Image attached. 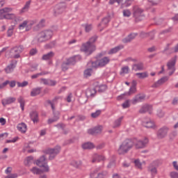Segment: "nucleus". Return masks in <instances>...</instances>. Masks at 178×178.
Segmentation results:
<instances>
[{
    "instance_id": "nucleus-8",
    "label": "nucleus",
    "mask_w": 178,
    "mask_h": 178,
    "mask_svg": "<svg viewBox=\"0 0 178 178\" xmlns=\"http://www.w3.org/2000/svg\"><path fill=\"white\" fill-rule=\"evenodd\" d=\"M46 152L49 155V159L52 161V159H54L55 156L60 152V146L57 145L54 148L48 149Z\"/></svg>"
},
{
    "instance_id": "nucleus-59",
    "label": "nucleus",
    "mask_w": 178,
    "mask_h": 178,
    "mask_svg": "<svg viewBox=\"0 0 178 178\" xmlns=\"http://www.w3.org/2000/svg\"><path fill=\"white\" fill-rule=\"evenodd\" d=\"M149 3L153 6L158 5V3H161V0H147Z\"/></svg>"
},
{
    "instance_id": "nucleus-6",
    "label": "nucleus",
    "mask_w": 178,
    "mask_h": 178,
    "mask_svg": "<svg viewBox=\"0 0 178 178\" xmlns=\"http://www.w3.org/2000/svg\"><path fill=\"white\" fill-rule=\"evenodd\" d=\"M95 44L89 43L88 42L83 43L81 47V51L86 52V54H88V55H91V54L95 51Z\"/></svg>"
},
{
    "instance_id": "nucleus-13",
    "label": "nucleus",
    "mask_w": 178,
    "mask_h": 178,
    "mask_svg": "<svg viewBox=\"0 0 178 178\" xmlns=\"http://www.w3.org/2000/svg\"><path fill=\"white\" fill-rule=\"evenodd\" d=\"M102 131V126H98L93 129H90L88 130V134H91L92 136H95V134H99Z\"/></svg>"
},
{
    "instance_id": "nucleus-31",
    "label": "nucleus",
    "mask_w": 178,
    "mask_h": 178,
    "mask_svg": "<svg viewBox=\"0 0 178 178\" xmlns=\"http://www.w3.org/2000/svg\"><path fill=\"white\" fill-rule=\"evenodd\" d=\"M34 162V158L33 156H28L26 159L24 160V163L25 166L30 167Z\"/></svg>"
},
{
    "instance_id": "nucleus-41",
    "label": "nucleus",
    "mask_w": 178,
    "mask_h": 178,
    "mask_svg": "<svg viewBox=\"0 0 178 178\" xmlns=\"http://www.w3.org/2000/svg\"><path fill=\"white\" fill-rule=\"evenodd\" d=\"M130 68L129 67V66L122 67L121 69L120 74H127Z\"/></svg>"
},
{
    "instance_id": "nucleus-10",
    "label": "nucleus",
    "mask_w": 178,
    "mask_h": 178,
    "mask_svg": "<svg viewBox=\"0 0 178 178\" xmlns=\"http://www.w3.org/2000/svg\"><path fill=\"white\" fill-rule=\"evenodd\" d=\"M133 143L136 148H144L148 144V138H145L143 140L135 139Z\"/></svg>"
},
{
    "instance_id": "nucleus-62",
    "label": "nucleus",
    "mask_w": 178,
    "mask_h": 178,
    "mask_svg": "<svg viewBox=\"0 0 178 178\" xmlns=\"http://www.w3.org/2000/svg\"><path fill=\"white\" fill-rule=\"evenodd\" d=\"M170 177L171 178H178V172L172 171L170 173Z\"/></svg>"
},
{
    "instance_id": "nucleus-1",
    "label": "nucleus",
    "mask_w": 178,
    "mask_h": 178,
    "mask_svg": "<svg viewBox=\"0 0 178 178\" xmlns=\"http://www.w3.org/2000/svg\"><path fill=\"white\" fill-rule=\"evenodd\" d=\"M134 146V142L131 139H126L120 145L118 152L119 155H124L127 154L131 148Z\"/></svg>"
},
{
    "instance_id": "nucleus-63",
    "label": "nucleus",
    "mask_w": 178,
    "mask_h": 178,
    "mask_svg": "<svg viewBox=\"0 0 178 178\" xmlns=\"http://www.w3.org/2000/svg\"><path fill=\"white\" fill-rule=\"evenodd\" d=\"M1 12H3L4 13H9L10 12H12L11 8H4L1 9Z\"/></svg>"
},
{
    "instance_id": "nucleus-42",
    "label": "nucleus",
    "mask_w": 178,
    "mask_h": 178,
    "mask_svg": "<svg viewBox=\"0 0 178 178\" xmlns=\"http://www.w3.org/2000/svg\"><path fill=\"white\" fill-rule=\"evenodd\" d=\"M18 102L20 104V108L22 111H24V99L22 97L18 98Z\"/></svg>"
},
{
    "instance_id": "nucleus-18",
    "label": "nucleus",
    "mask_w": 178,
    "mask_h": 178,
    "mask_svg": "<svg viewBox=\"0 0 178 178\" xmlns=\"http://www.w3.org/2000/svg\"><path fill=\"white\" fill-rule=\"evenodd\" d=\"M138 34L137 33H131L128 35L126 38L122 39V42L124 44H127L129 42H131L134 38H136V36L138 35Z\"/></svg>"
},
{
    "instance_id": "nucleus-32",
    "label": "nucleus",
    "mask_w": 178,
    "mask_h": 178,
    "mask_svg": "<svg viewBox=\"0 0 178 178\" xmlns=\"http://www.w3.org/2000/svg\"><path fill=\"white\" fill-rule=\"evenodd\" d=\"M30 5H31V0L26 2L24 7L22 8L20 13H25V12H29V10L30 9Z\"/></svg>"
},
{
    "instance_id": "nucleus-19",
    "label": "nucleus",
    "mask_w": 178,
    "mask_h": 178,
    "mask_svg": "<svg viewBox=\"0 0 178 178\" xmlns=\"http://www.w3.org/2000/svg\"><path fill=\"white\" fill-rule=\"evenodd\" d=\"M136 91H137V89L136 88V86H132L130 88L129 91L128 92H124V94L118 96V99H123L124 95H131V94L136 93Z\"/></svg>"
},
{
    "instance_id": "nucleus-45",
    "label": "nucleus",
    "mask_w": 178,
    "mask_h": 178,
    "mask_svg": "<svg viewBox=\"0 0 178 178\" xmlns=\"http://www.w3.org/2000/svg\"><path fill=\"white\" fill-rule=\"evenodd\" d=\"M97 40H98V36L97 35H95L89 39L88 42L89 44H94L97 41Z\"/></svg>"
},
{
    "instance_id": "nucleus-48",
    "label": "nucleus",
    "mask_w": 178,
    "mask_h": 178,
    "mask_svg": "<svg viewBox=\"0 0 178 178\" xmlns=\"http://www.w3.org/2000/svg\"><path fill=\"white\" fill-rule=\"evenodd\" d=\"M45 74H48V72H42L40 73H38L31 76V79H38L40 76H44Z\"/></svg>"
},
{
    "instance_id": "nucleus-55",
    "label": "nucleus",
    "mask_w": 178,
    "mask_h": 178,
    "mask_svg": "<svg viewBox=\"0 0 178 178\" xmlns=\"http://www.w3.org/2000/svg\"><path fill=\"white\" fill-rule=\"evenodd\" d=\"M58 115L56 118H49L47 121L48 124H51V123H54L55 122H58Z\"/></svg>"
},
{
    "instance_id": "nucleus-64",
    "label": "nucleus",
    "mask_w": 178,
    "mask_h": 178,
    "mask_svg": "<svg viewBox=\"0 0 178 178\" xmlns=\"http://www.w3.org/2000/svg\"><path fill=\"white\" fill-rule=\"evenodd\" d=\"M6 178H17V174H10L7 177H6Z\"/></svg>"
},
{
    "instance_id": "nucleus-49",
    "label": "nucleus",
    "mask_w": 178,
    "mask_h": 178,
    "mask_svg": "<svg viewBox=\"0 0 178 178\" xmlns=\"http://www.w3.org/2000/svg\"><path fill=\"white\" fill-rule=\"evenodd\" d=\"M29 24V21H24L22 24H19V29L20 30H23V29H24V27H26V29H27V26Z\"/></svg>"
},
{
    "instance_id": "nucleus-40",
    "label": "nucleus",
    "mask_w": 178,
    "mask_h": 178,
    "mask_svg": "<svg viewBox=\"0 0 178 178\" xmlns=\"http://www.w3.org/2000/svg\"><path fill=\"white\" fill-rule=\"evenodd\" d=\"M70 66V65L68 64V63L67 61L63 63L61 65V69H62L63 72H66L69 69Z\"/></svg>"
},
{
    "instance_id": "nucleus-54",
    "label": "nucleus",
    "mask_w": 178,
    "mask_h": 178,
    "mask_svg": "<svg viewBox=\"0 0 178 178\" xmlns=\"http://www.w3.org/2000/svg\"><path fill=\"white\" fill-rule=\"evenodd\" d=\"M99 115H101V111L97 110L95 113H91V117L93 118L94 119H95L96 118H98V116H99Z\"/></svg>"
},
{
    "instance_id": "nucleus-43",
    "label": "nucleus",
    "mask_w": 178,
    "mask_h": 178,
    "mask_svg": "<svg viewBox=\"0 0 178 178\" xmlns=\"http://www.w3.org/2000/svg\"><path fill=\"white\" fill-rule=\"evenodd\" d=\"M135 166L136 168H138V169H143V164L140 161V159H136L134 161Z\"/></svg>"
},
{
    "instance_id": "nucleus-30",
    "label": "nucleus",
    "mask_w": 178,
    "mask_h": 178,
    "mask_svg": "<svg viewBox=\"0 0 178 178\" xmlns=\"http://www.w3.org/2000/svg\"><path fill=\"white\" fill-rule=\"evenodd\" d=\"M124 47L123 45H119L117 46L113 49H111L108 52V55H113V54H116L117 52H119V51H120V49H123Z\"/></svg>"
},
{
    "instance_id": "nucleus-37",
    "label": "nucleus",
    "mask_w": 178,
    "mask_h": 178,
    "mask_svg": "<svg viewBox=\"0 0 178 178\" xmlns=\"http://www.w3.org/2000/svg\"><path fill=\"white\" fill-rule=\"evenodd\" d=\"M122 120H123V117H120L118 119H117L113 124V128L116 129V127H119L120 124H122Z\"/></svg>"
},
{
    "instance_id": "nucleus-33",
    "label": "nucleus",
    "mask_w": 178,
    "mask_h": 178,
    "mask_svg": "<svg viewBox=\"0 0 178 178\" xmlns=\"http://www.w3.org/2000/svg\"><path fill=\"white\" fill-rule=\"evenodd\" d=\"M41 90H42L41 88H36L32 89L31 92V96L37 97V95H40V94H41Z\"/></svg>"
},
{
    "instance_id": "nucleus-28",
    "label": "nucleus",
    "mask_w": 178,
    "mask_h": 178,
    "mask_svg": "<svg viewBox=\"0 0 178 178\" xmlns=\"http://www.w3.org/2000/svg\"><path fill=\"white\" fill-rule=\"evenodd\" d=\"M147 170H148V172H149L151 173L152 176H155V175H156V173H158L156 167L155 165H154V164H150L148 166Z\"/></svg>"
},
{
    "instance_id": "nucleus-57",
    "label": "nucleus",
    "mask_w": 178,
    "mask_h": 178,
    "mask_svg": "<svg viewBox=\"0 0 178 178\" xmlns=\"http://www.w3.org/2000/svg\"><path fill=\"white\" fill-rule=\"evenodd\" d=\"M7 35L8 37H12V35H13V26H11L8 29L7 31Z\"/></svg>"
},
{
    "instance_id": "nucleus-22",
    "label": "nucleus",
    "mask_w": 178,
    "mask_h": 178,
    "mask_svg": "<svg viewBox=\"0 0 178 178\" xmlns=\"http://www.w3.org/2000/svg\"><path fill=\"white\" fill-rule=\"evenodd\" d=\"M16 101L15 97H7L6 99H3L1 100V104L3 106H6V105H10V104H13Z\"/></svg>"
},
{
    "instance_id": "nucleus-7",
    "label": "nucleus",
    "mask_w": 178,
    "mask_h": 178,
    "mask_svg": "<svg viewBox=\"0 0 178 178\" xmlns=\"http://www.w3.org/2000/svg\"><path fill=\"white\" fill-rule=\"evenodd\" d=\"M23 51H24V47L23 45H19L13 47L10 49V53L15 59H19V58H20V54Z\"/></svg>"
},
{
    "instance_id": "nucleus-35",
    "label": "nucleus",
    "mask_w": 178,
    "mask_h": 178,
    "mask_svg": "<svg viewBox=\"0 0 178 178\" xmlns=\"http://www.w3.org/2000/svg\"><path fill=\"white\" fill-rule=\"evenodd\" d=\"M82 148L83 149H92L94 145L92 143H86L82 145Z\"/></svg>"
},
{
    "instance_id": "nucleus-27",
    "label": "nucleus",
    "mask_w": 178,
    "mask_h": 178,
    "mask_svg": "<svg viewBox=\"0 0 178 178\" xmlns=\"http://www.w3.org/2000/svg\"><path fill=\"white\" fill-rule=\"evenodd\" d=\"M175 65H176V57L171 58L167 63L168 70L175 69Z\"/></svg>"
},
{
    "instance_id": "nucleus-56",
    "label": "nucleus",
    "mask_w": 178,
    "mask_h": 178,
    "mask_svg": "<svg viewBox=\"0 0 178 178\" xmlns=\"http://www.w3.org/2000/svg\"><path fill=\"white\" fill-rule=\"evenodd\" d=\"M106 88H107L106 85H101L99 86L98 91L99 92H104V91H105Z\"/></svg>"
},
{
    "instance_id": "nucleus-34",
    "label": "nucleus",
    "mask_w": 178,
    "mask_h": 178,
    "mask_svg": "<svg viewBox=\"0 0 178 178\" xmlns=\"http://www.w3.org/2000/svg\"><path fill=\"white\" fill-rule=\"evenodd\" d=\"M143 124L147 129H152V127H155V123H154V122H152L151 120L143 122Z\"/></svg>"
},
{
    "instance_id": "nucleus-51",
    "label": "nucleus",
    "mask_w": 178,
    "mask_h": 178,
    "mask_svg": "<svg viewBox=\"0 0 178 178\" xmlns=\"http://www.w3.org/2000/svg\"><path fill=\"white\" fill-rule=\"evenodd\" d=\"M86 33H90L92 30V25L86 24L84 26Z\"/></svg>"
},
{
    "instance_id": "nucleus-47",
    "label": "nucleus",
    "mask_w": 178,
    "mask_h": 178,
    "mask_svg": "<svg viewBox=\"0 0 178 178\" xmlns=\"http://www.w3.org/2000/svg\"><path fill=\"white\" fill-rule=\"evenodd\" d=\"M4 19L12 20L13 19H16V15L15 14H6Z\"/></svg>"
},
{
    "instance_id": "nucleus-39",
    "label": "nucleus",
    "mask_w": 178,
    "mask_h": 178,
    "mask_svg": "<svg viewBox=\"0 0 178 178\" xmlns=\"http://www.w3.org/2000/svg\"><path fill=\"white\" fill-rule=\"evenodd\" d=\"M31 172H32L33 175H41V173H42V170H41L37 167H33L32 169H31Z\"/></svg>"
},
{
    "instance_id": "nucleus-25",
    "label": "nucleus",
    "mask_w": 178,
    "mask_h": 178,
    "mask_svg": "<svg viewBox=\"0 0 178 178\" xmlns=\"http://www.w3.org/2000/svg\"><path fill=\"white\" fill-rule=\"evenodd\" d=\"M56 9L57 13H63L65 9H66V3L65 2L59 3L56 6Z\"/></svg>"
},
{
    "instance_id": "nucleus-38",
    "label": "nucleus",
    "mask_w": 178,
    "mask_h": 178,
    "mask_svg": "<svg viewBox=\"0 0 178 178\" xmlns=\"http://www.w3.org/2000/svg\"><path fill=\"white\" fill-rule=\"evenodd\" d=\"M101 170V168H96L92 173H90V178H98V172Z\"/></svg>"
},
{
    "instance_id": "nucleus-46",
    "label": "nucleus",
    "mask_w": 178,
    "mask_h": 178,
    "mask_svg": "<svg viewBox=\"0 0 178 178\" xmlns=\"http://www.w3.org/2000/svg\"><path fill=\"white\" fill-rule=\"evenodd\" d=\"M92 73V69L88 68L84 71V76L85 77H90Z\"/></svg>"
},
{
    "instance_id": "nucleus-9",
    "label": "nucleus",
    "mask_w": 178,
    "mask_h": 178,
    "mask_svg": "<svg viewBox=\"0 0 178 178\" xmlns=\"http://www.w3.org/2000/svg\"><path fill=\"white\" fill-rule=\"evenodd\" d=\"M169 132V127L164 126L160 128L156 133L157 138L160 140L162 138H165L166 136H168V133Z\"/></svg>"
},
{
    "instance_id": "nucleus-12",
    "label": "nucleus",
    "mask_w": 178,
    "mask_h": 178,
    "mask_svg": "<svg viewBox=\"0 0 178 178\" xmlns=\"http://www.w3.org/2000/svg\"><path fill=\"white\" fill-rule=\"evenodd\" d=\"M169 80V78L168 76H163L161 79H160L158 81H156L154 84L152 86V88H158V87L162 86V84H165L166 81Z\"/></svg>"
},
{
    "instance_id": "nucleus-58",
    "label": "nucleus",
    "mask_w": 178,
    "mask_h": 178,
    "mask_svg": "<svg viewBox=\"0 0 178 178\" xmlns=\"http://www.w3.org/2000/svg\"><path fill=\"white\" fill-rule=\"evenodd\" d=\"M133 1H134V0H125L124 3H123V6H125L126 8L130 6V5H131Z\"/></svg>"
},
{
    "instance_id": "nucleus-11",
    "label": "nucleus",
    "mask_w": 178,
    "mask_h": 178,
    "mask_svg": "<svg viewBox=\"0 0 178 178\" xmlns=\"http://www.w3.org/2000/svg\"><path fill=\"white\" fill-rule=\"evenodd\" d=\"M87 98H94L97 95V89L95 88H89L86 91Z\"/></svg>"
},
{
    "instance_id": "nucleus-14",
    "label": "nucleus",
    "mask_w": 178,
    "mask_h": 178,
    "mask_svg": "<svg viewBox=\"0 0 178 178\" xmlns=\"http://www.w3.org/2000/svg\"><path fill=\"white\" fill-rule=\"evenodd\" d=\"M16 65H17V63L16 61H12L10 65H8L5 69V72L7 74L12 73L15 68L16 67Z\"/></svg>"
},
{
    "instance_id": "nucleus-2",
    "label": "nucleus",
    "mask_w": 178,
    "mask_h": 178,
    "mask_svg": "<svg viewBox=\"0 0 178 178\" xmlns=\"http://www.w3.org/2000/svg\"><path fill=\"white\" fill-rule=\"evenodd\" d=\"M54 35V32L51 30H44L40 32L37 35V41L38 42H47V41H49L52 38Z\"/></svg>"
},
{
    "instance_id": "nucleus-26",
    "label": "nucleus",
    "mask_w": 178,
    "mask_h": 178,
    "mask_svg": "<svg viewBox=\"0 0 178 178\" xmlns=\"http://www.w3.org/2000/svg\"><path fill=\"white\" fill-rule=\"evenodd\" d=\"M54 56H55V53L54 51H49L42 56V60H51Z\"/></svg>"
},
{
    "instance_id": "nucleus-5",
    "label": "nucleus",
    "mask_w": 178,
    "mask_h": 178,
    "mask_svg": "<svg viewBox=\"0 0 178 178\" xmlns=\"http://www.w3.org/2000/svg\"><path fill=\"white\" fill-rule=\"evenodd\" d=\"M35 165L42 168V172L48 173L49 172V165H48V161H47V157L45 156H40L35 161Z\"/></svg>"
},
{
    "instance_id": "nucleus-50",
    "label": "nucleus",
    "mask_w": 178,
    "mask_h": 178,
    "mask_svg": "<svg viewBox=\"0 0 178 178\" xmlns=\"http://www.w3.org/2000/svg\"><path fill=\"white\" fill-rule=\"evenodd\" d=\"M124 17H130L131 16V12L130 10H124L122 11Z\"/></svg>"
},
{
    "instance_id": "nucleus-3",
    "label": "nucleus",
    "mask_w": 178,
    "mask_h": 178,
    "mask_svg": "<svg viewBox=\"0 0 178 178\" xmlns=\"http://www.w3.org/2000/svg\"><path fill=\"white\" fill-rule=\"evenodd\" d=\"M109 62H111V59L108 57H103L96 61H89L88 66V67H104V66H106Z\"/></svg>"
},
{
    "instance_id": "nucleus-36",
    "label": "nucleus",
    "mask_w": 178,
    "mask_h": 178,
    "mask_svg": "<svg viewBox=\"0 0 178 178\" xmlns=\"http://www.w3.org/2000/svg\"><path fill=\"white\" fill-rule=\"evenodd\" d=\"M136 76H137L138 79H147V77H148V72H138L136 74Z\"/></svg>"
},
{
    "instance_id": "nucleus-52",
    "label": "nucleus",
    "mask_w": 178,
    "mask_h": 178,
    "mask_svg": "<svg viewBox=\"0 0 178 178\" xmlns=\"http://www.w3.org/2000/svg\"><path fill=\"white\" fill-rule=\"evenodd\" d=\"M34 23H35L34 21H28L26 31H29V30H31V27L33 26Z\"/></svg>"
},
{
    "instance_id": "nucleus-24",
    "label": "nucleus",
    "mask_w": 178,
    "mask_h": 178,
    "mask_svg": "<svg viewBox=\"0 0 178 178\" xmlns=\"http://www.w3.org/2000/svg\"><path fill=\"white\" fill-rule=\"evenodd\" d=\"M17 129L18 131L24 134L27 131V125L24 122H22L17 124Z\"/></svg>"
},
{
    "instance_id": "nucleus-15",
    "label": "nucleus",
    "mask_w": 178,
    "mask_h": 178,
    "mask_svg": "<svg viewBox=\"0 0 178 178\" xmlns=\"http://www.w3.org/2000/svg\"><path fill=\"white\" fill-rule=\"evenodd\" d=\"M29 116L33 123H38L40 122L38 112L35 111H31L29 114Z\"/></svg>"
},
{
    "instance_id": "nucleus-16",
    "label": "nucleus",
    "mask_w": 178,
    "mask_h": 178,
    "mask_svg": "<svg viewBox=\"0 0 178 178\" xmlns=\"http://www.w3.org/2000/svg\"><path fill=\"white\" fill-rule=\"evenodd\" d=\"M148 112L149 114L152 113V106L146 104L142 106L139 110V113H145Z\"/></svg>"
},
{
    "instance_id": "nucleus-29",
    "label": "nucleus",
    "mask_w": 178,
    "mask_h": 178,
    "mask_svg": "<svg viewBox=\"0 0 178 178\" xmlns=\"http://www.w3.org/2000/svg\"><path fill=\"white\" fill-rule=\"evenodd\" d=\"M110 19L109 17H104L102 22L99 24V27H102V29H105L108 26V23H109Z\"/></svg>"
},
{
    "instance_id": "nucleus-61",
    "label": "nucleus",
    "mask_w": 178,
    "mask_h": 178,
    "mask_svg": "<svg viewBox=\"0 0 178 178\" xmlns=\"http://www.w3.org/2000/svg\"><path fill=\"white\" fill-rule=\"evenodd\" d=\"M45 26V19H42L38 24V29H41Z\"/></svg>"
},
{
    "instance_id": "nucleus-21",
    "label": "nucleus",
    "mask_w": 178,
    "mask_h": 178,
    "mask_svg": "<svg viewBox=\"0 0 178 178\" xmlns=\"http://www.w3.org/2000/svg\"><path fill=\"white\" fill-rule=\"evenodd\" d=\"M105 161V156L103 155L95 154L92 156V163H95V162H102Z\"/></svg>"
},
{
    "instance_id": "nucleus-4",
    "label": "nucleus",
    "mask_w": 178,
    "mask_h": 178,
    "mask_svg": "<svg viewBox=\"0 0 178 178\" xmlns=\"http://www.w3.org/2000/svg\"><path fill=\"white\" fill-rule=\"evenodd\" d=\"M133 10V17L135 23H138L144 20L145 15H144L143 9L138 6H134Z\"/></svg>"
},
{
    "instance_id": "nucleus-23",
    "label": "nucleus",
    "mask_w": 178,
    "mask_h": 178,
    "mask_svg": "<svg viewBox=\"0 0 178 178\" xmlns=\"http://www.w3.org/2000/svg\"><path fill=\"white\" fill-rule=\"evenodd\" d=\"M145 99V95H137L132 100V104L134 105H136V104L138 102H142V101H144Z\"/></svg>"
},
{
    "instance_id": "nucleus-60",
    "label": "nucleus",
    "mask_w": 178,
    "mask_h": 178,
    "mask_svg": "<svg viewBox=\"0 0 178 178\" xmlns=\"http://www.w3.org/2000/svg\"><path fill=\"white\" fill-rule=\"evenodd\" d=\"M55 127H57V129H61L62 130H63V129L66 127V125L63 123H58L55 125Z\"/></svg>"
},
{
    "instance_id": "nucleus-44",
    "label": "nucleus",
    "mask_w": 178,
    "mask_h": 178,
    "mask_svg": "<svg viewBox=\"0 0 178 178\" xmlns=\"http://www.w3.org/2000/svg\"><path fill=\"white\" fill-rule=\"evenodd\" d=\"M108 176V172L102 171V172H97V178H105Z\"/></svg>"
},
{
    "instance_id": "nucleus-53",
    "label": "nucleus",
    "mask_w": 178,
    "mask_h": 178,
    "mask_svg": "<svg viewBox=\"0 0 178 178\" xmlns=\"http://www.w3.org/2000/svg\"><path fill=\"white\" fill-rule=\"evenodd\" d=\"M17 87H26V86H29V82L27 81H23L22 83L17 82Z\"/></svg>"
},
{
    "instance_id": "nucleus-20",
    "label": "nucleus",
    "mask_w": 178,
    "mask_h": 178,
    "mask_svg": "<svg viewBox=\"0 0 178 178\" xmlns=\"http://www.w3.org/2000/svg\"><path fill=\"white\" fill-rule=\"evenodd\" d=\"M132 70L134 72H141V70H144V63H138L132 65Z\"/></svg>"
},
{
    "instance_id": "nucleus-17",
    "label": "nucleus",
    "mask_w": 178,
    "mask_h": 178,
    "mask_svg": "<svg viewBox=\"0 0 178 178\" xmlns=\"http://www.w3.org/2000/svg\"><path fill=\"white\" fill-rule=\"evenodd\" d=\"M81 59V56L77 55L68 58L66 62L70 66V65H74L76 62H77L78 60H80Z\"/></svg>"
}]
</instances>
